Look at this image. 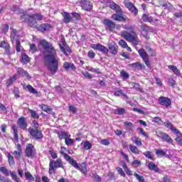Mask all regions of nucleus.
<instances>
[{
    "label": "nucleus",
    "instance_id": "6",
    "mask_svg": "<svg viewBox=\"0 0 182 182\" xmlns=\"http://www.w3.org/2000/svg\"><path fill=\"white\" fill-rule=\"evenodd\" d=\"M60 42H61V43L59 44V48H60L61 52H63V53H64V55H65V56H69L68 53H72V49H70L69 46H68L65 38H61Z\"/></svg>",
    "mask_w": 182,
    "mask_h": 182
},
{
    "label": "nucleus",
    "instance_id": "35",
    "mask_svg": "<svg viewBox=\"0 0 182 182\" xmlns=\"http://www.w3.org/2000/svg\"><path fill=\"white\" fill-rule=\"evenodd\" d=\"M21 62L24 64L26 65V63H29L31 62V58L28 55L25 53L21 54Z\"/></svg>",
    "mask_w": 182,
    "mask_h": 182
},
{
    "label": "nucleus",
    "instance_id": "36",
    "mask_svg": "<svg viewBox=\"0 0 182 182\" xmlns=\"http://www.w3.org/2000/svg\"><path fill=\"white\" fill-rule=\"evenodd\" d=\"M129 150L134 154H140V150H139V148H137V146H136L133 144L129 145Z\"/></svg>",
    "mask_w": 182,
    "mask_h": 182
},
{
    "label": "nucleus",
    "instance_id": "2",
    "mask_svg": "<svg viewBox=\"0 0 182 182\" xmlns=\"http://www.w3.org/2000/svg\"><path fill=\"white\" fill-rule=\"evenodd\" d=\"M122 38H124L127 42H132L134 45L139 44V38L136 32L132 31V34L127 31H122L121 33Z\"/></svg>",
    "mask_w": 182,
    "mask_h": 182
},
{
    "label": "nucleus",
    "instance_id": "53",
    "mask_svg": "<svg viewBox=\"0 0 182 182\" xmlns=\"http://www.w3.org/2000/svg\"><path fill=\"white\" fill-rule=\"evenodd\" d=\"M25 176L26 180H29L30 181H33L35 180V178L31 174L30 172H26Z\"/></svg>",
    "mask_w": 182,
    "mask_h": 182
},
{
    "label": "nucleus",
    "instance_id": "18",
    "mask_svg": "<svg viewBox=\"0 0 182 182\" xmlns=\"http://www.w3.org/2000/svg\"><path fill=\"white\" fill-rule=\"evenodd\" d=\"M114 96H117V97L123 96L127 100V99H129V97L127 96V95H126V93L123 92V90L120 88L116 87L114 91Z\"/></svg>",
    "mask_w": 182,
    "mask_h": 182
},
{
    "label": "nucleus",
    "instance_id": "41",
    "mask_svg": "<svg viewBox=\"0 0 182 182\" xmlns=\"http://www.w3.org/2000/svg\"><path fill=\"white\" fill-rule=\"evenodd\" d=\"M87 70H89V72H92V73H97V75H100V73H102V72H100V69L99 68L87 67Z\"/></svg>",
    "mask_w": 182,
    "mask_h": 182
},
{
    "label": "nucleus",
    "instance_id": "48",
    "mask_svg": "<svg viewBox=\"0 0 182 182\" xmlns=\"http://www.w3.org/2000/svg\"><path fill=\"white\" fill-rule=\"evenodd\" d=\"M156 154L159 156V157H163L166 156V151L162 149H156Z\"/></svg>",
    "mask_w": 182,
    "mask_h": 182
},
{
    "label": "nucleus",
    "instance_id": "39",
    "mask_svg": "<svg viewBox=\"0 0 182 182\" xmlns=\"http://www.w3.org/2000/svg\"><path fill=\"white\" fill-rule=\"evenodd\" d=\"M142 20L144 22H153L154 19L150 16V14H144L142 16Z\"/></svg>",
    "mask_w": 182,
    "mask_h": 182
},
{
    "label": "nucleus",
    "instance_id": "32",
    "mask_svg": "<svg viewBox=\"0 0 182 182\" xmlns=\"http://www.w3.org/2000/svg\"><path fill=\"white\" fill-rule=\"evenodd\" d=\"M124 127H126L127 130H129L131 132H133V130H134V129H136V127H134L133 123L129 122H125L124 123Z\"/></svg>",
    "mask_w": 182,
    "mask_h": 182
},
{
    "label": "nucleus",
    "instance_id": "14",
    "mask_svg": "<svg viewBox=\"0 0 182 182\" xmlns=\"http://www.w3.org/2000/svg\"><path fill=\"white\" fill-rule=\"evenodd\" d=\"M0 48H3V49H4L5 53L6 55H8V56H11V55H12V53H11V46L8 43H6V41H1L0 43Z\"/></svg>",
    "mask_w": 182,
    "mask_h": 182
},
{
    "label": "nucleus",
    "instance_id": "17",
    "mask_svg": "<svg viewBox=\"0 0 182 182\" xmlns=\"http://www.w3.org/2000/svg\"><path fill=\"white\" fill-rule=\"evenodd\" d=\"M108 48L110 53L112 55H117L118 52L119 47L115 43H110L108 44Z\"/></svg>",
    "mask_w": 182,
    "mask_h": 182
},
{
    "label": "nucleus",
    "instance_id": "19",
    "mask_svg": "<svg viewBox=\"0 0 182 182\" xmlns=\"http://www.w3.org/2000/svg\"><path fill=\"white\" fill-rule=\"evenodd\" d=\"M57 134L59 140H63V139L65 140L67 137H71L70 134L65 131L58 132H57Z\"/></svg>",
    "mask_w": 182,
    "mask_h": 182
},
{
    "label": "nucleus",
    "instance_id": "59",
    "mask_svg": "<svg viewBox=\"0 0 182 182\" xmlns=\"http://www.w3.org/2000/svg\"><path fill=\"white\" fill-rule=\"evenodd\" d=\"M48 153L50 154L52 159H58V154L54 151L53 149L49 150Z\"/></svg>",
    "mask_w": 182,
    "mask_h": 182
},
{
    "label": "nucleus",
    "instance_id": "7",
    "mask_svg": "<svg viewBox=\"0 0 182 182\" xmlns=\"http://www.w3.org/2000/svg\"><path fill=\"white\" fill-rule=\"evenodd\" d=\"M73 161L74 163H70V164H71L73 167H74L77 170H80V171H81V173H83L84 174H87V166L86 164L82 165L80 164H77V162L75 161V159H73Z\"/></svg>",
    "mask_w": 182,
    "mask_h": 182
},
{
    "label": "nucleus",
    "instance_id": "4",
    "mask_svg": "<svg viewBox=\"0 0 182 182\" xmlns=\"http://www.w3.org/2000/svg\"><path fill=\"white\" fill-rule=\"evenodd\" d=\"M21 19L23 22H26L31 28H36L38 26V22L32 15H23L21 17Z\"/></svg>",
    "mask_w": 182,
    "mask_h": 182
},
{
    "label": "nucleus",
    "instance_id": "20",
    "mask_svg": "<svg viewBox=\"0 0 182 182\" xmlns=\"http://www.w3.org/2000/svg\"><path fill=\"white\" fill-rule=\"evenodd\" d=\"M40 107L43 112H46V113H48V114H52L53 116L55 114V112H53L52 108L49 107V106L46 105L41 104Z\"/></svg>",
    "mask_w": 182,
    "mask_h": 182
},
{
    "label": "nucleus",
    "instance_id": "28",
    "mask_svg": "<svg viewBox=\"0 0 182 182\" xmlns=\"http://www.w3.org/2000/svg\"><path fill=\"white\" fill-rule=\"evenodd\" d=\"M109 8H111V9H113L114 11H116V12H117L118 14H120V12H122V9H120V6H119V5H117L114 2H111L109 4Z\"/></svg>",
    "mask_w": 182,
    "mask_h": 182
},
{
    "label": "nucleus",
    "instance_id": "5",
    "mask_svg": "<svg viewBox=\"0 0 182 182\" xmlns=\"http://www.w3.org/2000/svg\"><path fill=\"white\" fill-rule=\"evenodd\" d=\"M28 132L35 140H42L43 139V134L41 129L30 128L28 129Z\"/></svg>",
    "mask_w": 182,
    "mask_h": 182
},
{
    "label": "nucleus",
    "instance_id": "50",
    "mask_svg": "<svg viewBox=\"0 0 182 182\" xmlns=\"http://www.w3.org/2000/svg\"><path fill=\"white\" fill-rule=\"evenodd\" d=\"M134 177H136V180H138V181H139V182H146L144 180V177L139 175L137 173H134Z\"/></svg>",
    "mask_w": 182,
    "mask_h": 182
},
{
    "label": "nucleus",
    "instance_id": "58",
    "mask_svg": "<svg viewBox=\"0 0 182 182\" xmlns=\"http://www.w3.org/2000/svg\"><path fill=\"white\" fill-rule=\"evenodd\" d=\"M87 56H88V58H90V59H95V58L96 56V53H95V52H93V50H90L87 53Z\"/></svg>",
    "mask_w": 182,
    "mask_h": 182
},
{
    "label": "nucleus",
    "instance_id": "63",
    "mask_svg": "<svg viewBox=\"0 0 182 182\" xmlns=\"http://www.w3.org/2000/svg\"><path fill=\"white\" fill-rule=\"evenodd\" d=\"M16 50L17 52H21V41L19 40L16 41Z\"/></svg>",
    "mask_w": 182,
    "mask_h": 182
},
{
    "label": "nucleus",
    "instance_id": "37",
    "mask_svg": "<svg viewBox=\"0 0 182 182\" xmlns=\"http://www.w3.org/2000/svg\"><path fill=\"white\" fill-rule=\"evenodd\" d=\"M131 140H132V141H133V143H134L139 147H140L143 145V143H141V140H140V139L137 138L136 136L132 137Z\"/></svg>",
    "mask_w": 182,
    "mask_h": 182
},
{
    "label": "nucleus",
    "instance_id": "30",
    "mask_svg": "<svg viewBox=\"0 0 182 182\" xmlns=\"http://www.w3.org/2000/svg\"><path fill=\"white\" fill-rule=\"evenodd\" d=\"M112 19H114V21H119V22H124L126 21V17L119 14H113L112 16Z\"/></svg>",
    "mask_w": 182,
    "mask_h": 182
},
{
    "label": "nucleus",
    "instance_id": "33",
    "mask_svg": "<svg viewBox=\"0 0 182 182\" xmlns=\"http://www.w3.org/2000/svg\"><path fill=\"white\" fill-rule=\"evenodd\" d=\"M148 168L149 170H154V171H155L156 173H159V171H160V169H159V167H157V165H156L153 162H150L148 164Z\"/></svg>",
    "mask_w": 182,
    "mask_h": 182
},
{
    "label": "nucleus",
    "instance_id": "40",
    "mask_svg": "<svg viewBox=\"0 0 182 182\" xmlns=\"http://www.w3.org/2000/svg\"><path fill=\"white\" fill-rule=\"evenodd\" d=\"M16 81V75H13L11 77L9 80L6 81V86H11V85H13L14 82Z\"/></svg>",
    "mask_w": 182,
    "mask_h": 182
},
{
    "label": "nucleus",
    "instance_id": "52",
    "mask_svg": "<svg viewBox=\"0 0 182 182\" xmlns=\"http://www.w3.org/2000/svg\"><path fill=\"white\" fill-rule=\"evenodd\" d=\"M114 113L115 114H124L126 113V109H124V108H118L114 110Z\"/></svg>",
    "mask_w": 182,
    "mask_h": 182
},
{
    "label": "nucleus",
    "instance_id": "3",
    "mask_svg": "<svg viewBox=\"0 0 182 182\" xmlns=\"http://www.w3.org/2000/svg\"><path fill=\"white\" fill-rule=\"evenodd\" d=\"M49 167V174H53L56 168H63V161L60 159H57L56 161L51 159Z\"/></svg>",
    "mask_w": 182,
    "mask_h": 182
},
{
    "label": "nucleus",
    "instance_id": "26",
    "mask_svg": "<svg viewBox=\"0 0 182 182\" xmlns=\"http://www.w3.org/2000/svg\"><path fill=\"white\" fill-rule=\"evenodd\" d=\"M63 68L64 69H65V70H69V69H71V70H76V67L75 66V64L68 62L64 63Z\"/></svg>",
    "mask_w": 182,
    "mask_h": 182
},
{
    "label": "nucleus",
    "instance_id": "60",
    "mask_svg": "<svg viewBox=\"0 0 182 182\" xmlns=\"http://www.w3.org/2000/svg\"><path fill=\"white\" fill-rule=\"evenodd\" d=\"M118 43L119 46H121L122 48H127V43H126L124 40H120Z\"/></svg>",
    "mask_w": 182,
    "mask_h": 182
},
{
    "label": "nucleus",
    "instance_id": "57",
    "mask_svg": "<svg viewBox=\"0 0 182 182\" xmlns=\"http://www.w3.org/2000/svg\"><path fill=\"white\" fill-rule=\"evenodd\" d=\"M144 156H145V157H146V159H149L150 160H154V158H153V156H151V152L150 151H146L144 154Z\"/></svg>",
    "mask_w": 182,
    "mask_h": 182
},
{
    "label": "nucleus",
    "instance_id": "62",
    "mask_svg": "<svg viewBox=\"0 0 182 182\" xmlns=\"http://www.w3.org/2000/svg\"><path fill=\"white\" fill-rule=\"evenodd\" d=\"M100 144H102L103 146H109V144H110V141L107 139H102L100 141Z\"/></svg>",
    "mask_w": 182,
    "mask_h": 182
},
{
    "label": "nucleus",
    "instance_id": "16",
    "mask_svg": "<svg viewBox=\"0 0 182 182\" xmlns=\"http://www.w3.org/2000/svg\"><path fill=\"white\" fill-rule=\"evenodd\" d=\"M63 150H66V148L62 146L61 149L60 151V154H61V156H63L64 159L69 162V164H70V163H74L73 161V159L70 157V156L68 155V154L65 153V151Z\"/></svg>",
    "mask_w": 182,
    "mask_h": 182
},
{
    "label": "nucleus",
    "instance_id": "56",
    "mask_svg": "<svg viewBox=\"0 0 182 182\" xmlns=\"http://www.w3.org/2000/svg\"><path fill=\"white\" fill-rule=\"evenodd\" d=\"M30 46V52L31 53H35L38 50V48H36V45L35 44H29Z\"/></svg>",
    "mask_w": 182,
    "mask_h": 182
},
{
    "label": "nucleus",
    "instance_id": "15",
    "mask_svg": "<svg viewBox=\"0 0 182 182\" xmlns=\"http://www.w3.org/2000/svg\"><path fill=\"white\" fill-rule=\"evenodd\" d=\"M17 124L21 129L25 130V129L28 127V124L26 123V118L22 117H20L18 119Z\"/></svg>",
    "mask_w": 182,
    "mask_h": 182
},
{
    "label": "nucleus",
    "instance_id": "23",
    "mask_svg": "<svg viewBox=\"0 0 182 182\" xmlns=\"http://www.w3.org/2000/svg\"><path fill=\"white\" fill-rule=\"evenodd\" d=\"M150 31V27L146 25H142L141 26V33L146 38V39H149V36H147V33Z\"/></svg>",
    "mask_w": 182,
    "mask_h": 182
},
{
    "label": "nucleus",
    "instance_id": "27",
    "mask_svg": "<svg viewBox=\"0 0 182 182\" xmlns=\"http://www.w3.org/2000/svg\"><path fill=\"white\" fill-rule=\"evenodd\" d=\"M17 73L18 75H21V76L26 77L28 80L31 79V75H29V73H28V72L23 70V69L21 68H17Z\"/></svg>",
    "mask_w": 182,
    "mask_h": 182
},
{
    "label": "nucleus",
    "instance_id": "29",
    "mask_svg": "<svg viewBox=\"0 0 182 182\" xmlns=\"http://www.w3.org/2000/svg\"><path fill=\"white\" fill-rule=\"evenodd\" d=\"M138 53H139V56H141L143 60H146V59H149V54L146 52V50L143 48L139 50Z\"/></svg>",
    "mask_w": 182,
    "mask_h": 182
},
{
    "label": "nucleus",
    "instance_id": "49",
    "mask_svg": "<svg viewBox=\"0 0 182 182\" xmlns=\"http://www.w3.org/2000/svg\"><path fill=\"white\" fill-rule=\"evenodd\" d=\"M7 157H8V161H9V164H10V166L15 164V161L14 160V156L12 155H11V154H8Z\"/></svg>",
    "mask_w": 182,
    "mask_h": 182
},
{
    "label": "nucleus",
    "instance_id": "64",
    "mask_svg": "<svg viewBox=\"0 0 182 182\" xmlns=\"http://www.w3.org/2000/svg\"><path fill=\"white\" fill-rule=\"evenodd\" d=\"M132 165L135 167H140V166L141 165V162H140V161L139 160H134L132 161Z\"/></svg>",
    "mask_w": 182,
    "mask_h": 182
},
{
    "label": "nucleus",
    "instance_id": "21",
    "mask_svg": "<svg viewBox=\"0 0 182 182\" xmlns=\"http://www.w3.org/2000/svg\"><path fill=\"white\" fill-rule=\"evenodd\" d=\"M50 28H52V26H50V24L43 23L38 27V29L40 32L43 33V32H46V31H49V29H50Z\"/></svg>",
    "mask_w": 182,
    "mask_h": 182
},
{
    "label": "nucleus",
    "instance_id": "22",
    "mask_svg": "<svg viewBox=\"0 0 182 182\" xmlns=\"http://www.w3.org/2000/svg\"><path fill=\"white\" fill-rule=\"evenodd\" d=\"M125 6L127 8H128V9L129 11H131V12H132V14L137 15V12H139V11L136 9V6H134V5H133V4H132V2L125 3Z\"/></svg>",
    "mask_w": 182,
    "mask_h": 182
},
{
    "label": "nucleus",
    "instance_id": "9",
    "mask_svg": "<svg viewBox=\"0 0 182 182\" xmlns=\"http://www.w3.org/2000/svg\"><path fill=\"white\" fill-rule=\"evenodd\" d=\"M158 103L164 107H169L171 106V100L167 97L161 96L158 100Z\"/></svg>",
    "mask_w": 182,
    "mask_h": 182
},
{
    "label": "nucleus",
    "instance_id": "42",
    "mask_svg": "<svg viewBox=\"0 0 182 182\" xmlns=\"http://www.w3.org/2000/svg\"><path fill=\"white\" fill-rule=\"evenodd\" d=\"M0 172L2 173L4 176H6V177L9 176V171L6 167L1 166L0 167Z\"/></svg>",
    "mask_w": 182,
    "mask_h": 182
},
{
    "label": "nucleus",
    "instance_id": "55",
    "mask_svg": "<svg viewBox=\"0 0 182 182\" xmlns=\"http://www.w3.org/2000/svg\"><path fill=\"white\" fill-rule=\"evenodd\" d=\"M116 170L118 173L120 174L122 177H126V173H124V171H123V168L118 166L116 168Z\"/></svg>",
    "mask_w": 182,
    "mask_h": 182
},
{
    "label": "nucleus",
    "instance_id": "25",
    "mask_svg": "<svg viewBox=\"0 0 182 182\" xmlns=\"http://www.w3.org/2000/svg\"><path fill=\"white\" fill-rule=\"evenodd\" d=\"M11 129L14 132V138L13 140L14 141H16V143H18V141H19V137L18 136V129L16 127V125H12Z\"/></svg>",
    "mask_w": 182,
    "mask_h": 182
},
{
    "label": "nucleus",
    "instance_id": "45",
    "mask_svg": "<svg viewBox=\"0 0 182 182\" xmlns=\"http://www.w3.org/2000/svg\"><path fill=\"white\" fill-rule=\"evenodd\" d=\"M120 75L124 80H126L129 79V77H130V75H129V73H127L124 70H122L120 73Z\"/></svg>",
    "mask_w": 182,
    "mask_h": 182
},
{
    "label": "nucleus",
    "instance_id": "54",
    "mask_svg": "<svg viewBox=\"0 0 182 182\" xmlns=\"http://www.w3.org/2000/svg\"><path fill=\"white\" fill-rule=\"evenodd\" d=\"M166 127H168V129H170L171 130H172V132H173L174 129H176V128H174V127H173V124H171L170 122L167 121L164 123Z\"/></svg>",
    "mask_w": 182,
    "mask_h": 182
},
{
    "label": "nucleus",
    "instance_id": "11",
    "mask_svg": "<svg viewBox=\"0 0 182 182\" xmlns=\"http://www.w3.org/2000/svg\"><path fill=\"white\" fill-rule=\"evenodd\" d=\"M25 151L26 155L30 159H32L35 156V148L32 144H27Z\"/></svg>",
    "mask_w": 182,
    "mask_h": 182
},
{
    "label": "nucleus",
    "instance_id": "38",
    "mask_svg": "<svg viewBox=\"0 0 182 182\" xmlns=\"http://www.w3.org/2000/svg\"><path fill=\"white\" fill-rule=\"evenodd\" d=\"M129 66H131V68H133V69H136V70H140L143 69V65L139 62L130 64Z\"/></svg>",
    "mask_w": 182,
    "mask_h": 182
},
{
    "label": "nucleus",
    "instance_id": "1",
    "mask_svg": "<svg viewBox=\"0 0 182 182\" xmlns=\"http://www.w3.org/2000/svg\"><path fill=\"white\" fill-rule=\"evenodd\" d=\"M39 45L43 46L46 52L48 53L45 54L43 56L45 66L48 68L52 75H55V73L58 72V69H59V60L56 59V58H58L56 49L53 48L52 43L46 41V40H41L39 42Z\"/></svg>",
    "mask_w": 182,
    "mask_h": 182
},
{
    "label": "nucleus",
    "instance_id": "24",
    "mask_svg": "<svg viewBox=\"0 0 182 182\" xmlns=\"http://www.w3.org/2000/svg\"><path fill=\"white\" fill-rule=\"evenodd\" d=\"M62 15L63 16L64 23H70L72 21V16H70V14L68 12H63L62 13Z\"/></svg>",
    "mask_w": 182,
    "mask_h": 182
},
{
    "label": "nucleus",
    "instance_id": "34",
    "mask_svg": "<svg viewBox=\"0 0 182 182\" xmlns=\"http://www.w3.org/2000/svg\"><path fill=\"white\" fill-rule=\"evenodd\" d=\"M16 30L13 29L11 33V41L12 42V43H14V42H16V41H19L18 39V36L16 35Z\"/></svg>",
    "mask_w": 182,
    "mask_h": 182
},
{
    "label": "nucleus",
    "instance_id": "43",
    "mask_svg": "<svg viewBox=\"0 0 182 182\" xmlns=\"http://www.w3.org/2000/svg\"><path fill=\"white\" fill-rule=\"evenodd\" d=\"M28 112H30L31 116V117H33V119H39V114H38V112L30 109H28Z\"/></svg>",
    "mask_w": 182,
    "mask_h": 182
},
{
    "label": "nucleus",
    "instance_id": "51",
    "mask_svg": "<svg viewBox=\"0 0 182 182\" xmlns=\"http://www.w3.org/2000/svg\"><path fill=\"white\" fill-rule=\"evenodd\" d=\"M90 149H92V144L89 141H85L84 142V149L90 150Z\"/></svg>",
    "mask_w": 182,
    "mask_h": 182
},
{
    "label": "nucleus",
    "instance_id": "46",
    "mask_svg": "<svg viewBox=\"0 0 182 182\" xmlns=\"http://www.w3.org/2000/svg\"><path fill=\"white\" fill-rule=\"evenodd\" d=\"M26 88L28 89V92H30V93H33V95H37L38 92L35 88H33V87H32V85H28L26 86Z\"/></svg>",
    "mask_w": 182,
    "mask_h": 182
},
{
    "label": "nucleus",
    "instance_id": "47",
    "mask_svg": "<svg viewBox=\"0 0 182 182\" xmlns=\"http://www.w3.org/2000/svg\"><path fill=\"white\" fill-rule=\"evenodd\" d=\"M65 143L66 146H70V144H73V143H75V139H70V137H67L65 139Z\"/></svg>",
    "mask_w": 182,
    "mask_h": 182
},
{
    "label": "nucleus",
    "instance_id": "8",
    "mask_svg": "<svg viewBox=\"0 0 182 182\" xmlns=\"http://www.w3.org/2000/svg\"><path fill=\"white\" fill-rule=\"evenodd\" d=\"M156 135L159 139H163V140H164L167 143H173V139H171L170 135L167 134L166 133H164L161 131H156Z\"/></svg>",
    "mask_w": 182,
    "mask_h": 182
},
{
    "label": "nucleus",
    "instance_id": "44",
    "mask_svg": "<svg viewBox=\"0 0 182 182\" xmlns=\"http://www.w3.org/2000/svg\"><path fill=\"white\" fill-rule=\"evenodd\" d=\"M32 16L34 19H36V22L37 21H42L43 19V16H42L41 14H32Z\"/></svg>",
    "mask_w": 182,
    "mask_h": 182
},
{
    "label": "nucleus",
    "instance_id": "31",
    "mask_svg": "<svg viewBox=\"0 0 182 182\" xmlns=\"http://www.w3.org/2000/svg\"><path fill=\"white\" fill-rule=\"evenodd\" d=\"M168 68L172 70V72H173L174 75H176V76H181L180 70H178L176 65H168Z\"/></svg>",
    "mask_w": 182,
    "mask_h": 182
},
{
    "label": "nucleus",
    "instance_id": "10",
    "mask_svg": "<svg viewBox=\"0 0 182 182\" xmlns=\"http://www.w3.org/2000/svg\"><path fill=\"white\" fill-rule=\"evenodd\" d=\"M90 48H92V49H94V50H99V52H102V53H109V49L100 43L91 44Z\"/></svg>",
    "mask_w": 182,
    "mask_h": 182
},
{
    "label": "nucleus",
    "instance_id": "13",
    "mask_svg": "<svg viewBox=\"0 0 182 182\" xmlns=\"http://www.w3.org/2000/svg\"><path fill=\"white\" fill-rule=\"evenodd\" d=\"M80 6L84 11H91L92 8H93V4L86 0H80Z\"/></svg>",
    "mask_w": 182,
    "mask_h": 182
},
{
    "label": "nucleus",
    "instance_id": "12",
    "mask_svg": "<svg viewBox=\"0 0 182 182\" xmlns=\"http://www.w3.org/2000/svg\"><path fill=\"white\" fill-rule=\"evenodd\" d=\"M103 24L107 26L106 29L113 32L114 29H116V24L110 19H104Z\"/></svg>",
    "mask_w": 182,
    "mask_h": 182
},
{
    "label": "nucleus",
    "instance_id": "61",
    "mask_svg": "<svg viewBox=\"0 0 182 182\" xmlns=\"http://www.w3.org/2000/svg\"><path fill=\"white\" fill-rule=\"evenodd\" d=\"M159 4H160L161 6H163V8H165V9H166V8L168 7V6L170 5L169 3H167L163 0H160Z\"/></svg>",
    "mask_w": 182,
    "mask_h": 182
}]
</instances>
